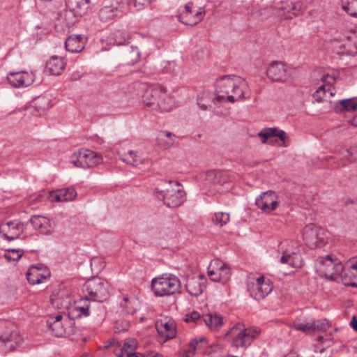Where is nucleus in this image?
Returning <instances> with one entry per match:
<instances>
[{
	"label": "nucleus",
	"instance_id": "obj_1",
	"mask_svg": "<svg viewBox=\"0 0 357 357\" xmlns=\"http://www.w3.org/2000/svg\"><path fill=\"white\" fill-rule=\"evenodd\" d=\"M249 91L247 82L234 75L219 77L215 82V95L218 102L240 101L245 98Z\"/></svg>",
	"mask_w": 357,
	"mask_h": 357
},
{
	"label": "nucleus",
	"instance_id": "obj_2",
	"mask_svg": "<svg viewBox=\"0 0 357 357\" xmlns=\"http://www.w3.org/2000/svg\"><path fill=\"white\" fill-rule=\"evenodd\" d=\"M142 102L154 109L169 112L176 107L173 96L162 85H151L144 90L142 96Z\"/></svg>",
	"mask_w": 357,
	"mask_h": 357
},
{
	"label": "nucleus",
	"instance_id": "obj_3",
	"mask_svg": "<svg viewBox=\"0 0 357 357\" xmlns=\"http://www.w3.org/2000/svg\"><path fill=\"white\" fill-rule=\"evenodd\" d=\"M160 186L155 188V195L158 199L169 208L179 206L185 201V192L180 183L175 181H161Z\"/></svg>",
	"mask_w": 357,
	"mask_h": 357
},
{
	"label": "nucleus",
	"instance_id": "obj_4",
	"mask_svg": "<svg viewBox=\"0 0 357 357\" xmlns=\"http://www.w3.org/2000/svg\"><path fill=\"white\" fill-rule=\"evenodd\" d=\"M181 280L175 275L164 273L151 280V288L156 296H171L179 291Z\"/></svg>",
	"mask_w": 357,
	"mask_h": 357
},
{
	"label": "nucleus",
	"instance_id": "obj_5",
	"mask_svg": "<svg viewBox=\"0 0 357 357\" xmlns=\"http://www.w3.org/2000/svg\"><path fill=\"white\" fill-rule=\"evenodd\" d=\"M23 341V337L11 321L0 319V344L6 350H15Z\"/></svg>",
	"mask_w": 357,
	"mask_h": 357
},
{
	"label": "nucleus",
	"instance_id": "obj_6",
	"mask_svg": "<svg viewBox=\"0 0 357 357\" xmlns=\"http://www.w3.org/2000/svg\"><path fill=\"white\" fill-rule=\"evenodd\" d=\"M109 282L101 278L93 277L84 284L82 291L84 297L97 301H104L109 294Z\"/></svg>",
	"mask_w": 357,
	"mask_h": 357
},
{
	"label": "nucleus",
	"instance_id": "obj_7",
	"mask_svg": "<svg viewBox=\"0 0 357 357\" xmlns=\"http://www.w3.org/2000/svg\"><path fill=\"white\" fill-rule=\"evenodd\" d=\"M316 270L321 277L331 280H337L342 271V264L337 258H333L331 255H328L317 259Z\"/></svg>",
	"mask_w": 357,
	"mask_h": 357
},
{
	"label": "nucleus",
	"instance_id": "obj_8",
	"mask_svg": "<svg viewBox=\"0 0 357 357\" xmlns=\"http://www.w3.org/2000/svg\"><path fill=\"white\" fill-rule=\"evenodd\" d=\"M260 331L257 328H245L241 324L234 325L227 333L231 337L232 346L248 347L259 335Z\"/></svg>",
	"mask_w": 357,
	"mask_h": 357
},
{
	"label": "nucleus",
	"instance_id": "obj_9",
	"mask_svg": "<svg viewBox=\"0 0 357 357\" xmlns=\"http://www.w3.org/2000/svg\"><path fill=\"white\" fill-rule=\"evenodd\" d=\"M311 82L314 85H319L313 95L317 102L324 101L326 91L329 92L331 96L334 95V89L332 86L335 82L334 77L322 70H316L311 73Z\"/></svg>",
	"mask_w": 357,
	"mask_h": 357
},
{
	"label": "nucleus",
	"instance_id": "obj_10",
	"mask_svg": "<svg viewBox=\"0 0 357 357\" xmlns=\"http://www.w3.org/2000/svg\"><path fill=\"white\" fill-rule=\"evenodd\" d=\"M47 324L56 337H70L75 334V321L68 314H56L50 317Z\"/></svg>",
	"mask_w": 357,
	"mask_h": 357
},
{
	"label": "nucleus",
	"instance_id": "obj_11",
	"mask_svg": "<svg viewBox=\"0 0 357 357\" xmlns=\"http://www.w3.org/2000/svg\"><path fill=\"white\" fill-rule=\"evenodd\" d=\"M298 250V243L296 241L293 239L283 241L279 248V251L282 254L280 261L293 268L300 266Z\"/></svg>",
	"mask_w": 357,
	"mask_h": 357
},
{
	"label": "nucleus",
	"instance_id": "obj_12",
	"mask_svg": "<svg viewBox=\"0 0 357 357\" xmlns=\"http://www.w3.org/2000/svg\"><path fill=\"white\" fill-rule=\"evenodd\" d=\"M102 161L101 155L88 149L75 153L72 157V162L74 165L82 168L93 167L101 163Z\"/></svg>",
	"mask_w": 357,
	"mask_h": 357
},
{
	"label": "nucleus",
	"instance_id": "obj_13",
	"mask_svg": "<svg viewBox=\"0 0 357 357\" xmlns=\"http://www.w3.org/2000/svg\"><path fill=\"white\" fill-rule=\"evenodd\" d=\"M250 296L256 300H261L267 296L273 290V284L269 279L260 276L255 282L248 284Z\"/></svg>",
	"mask_w": 357,
	"mask_h": 357
},
{
	"label": "nucleus",
	"instance_id": "obj_14",
	"mask_svg": "<svg viewBox=\"0 0 357 357\" xmlns=\"http://www.w3.org/2000/svg\"><path fill=\"white\" fill-rule=\"evenodd\" d=\"M268 78L272 82L284 83L290 78L289 68L280 61L270 63L266 71Z\"/></svg>",
	"mask_w": 357,
	"mask_h": 357
},
{
	"label": "nucleus",
	"instance_id": "obj_15",
	"mask_svg": "<svg viewBox=\"0 0 357 357\" xmlns=\"http://www.w3.org/2000/svg\"><path fill=\"white\" fill-rule=\"evenodd\" d=\"M230 268L222 261L215 259L208 267V275L212 281L226 282L230 278Z\"/></svg>",
	"mask_w": 357,
	"mask_h": 357
},
{
	"label": "nucleus",
	"instance_id": "obj_16",
	"mask_svg": "<svg viewBox=\"0 0 357 357\" xmlns=\"http://www.w3.org/2000/svg\"><path fill=\"white\" fill-rule=\"evenodd\" d=\"M324 230L314 225H306L303 229V237L307 245L311 248L321 246L325 240Z\"/></svg>",
	"mask_w": 357,
	"mask_h": 357
},
{
	"label": "nucleus",
	"instance_id": "obj_17",
	"mask_svg": "<svg viewBox=\"0 0 357 357\" xmlns=\"http://www.w3.org/2000/svg\"><path fill=\"white\" fill-rule=\"evenodd\" d=\"M255 204L264 213H271L279 206L278 197L273 191L264 192L256 198Z\"/></svg>",
	"mask_w": 357,
	"mask_h": 357
},
{
	"label": "nucleus",
	"instance_id": "obj_18",
	"mask_svg": "<svg viewBox=\"0 0 357 357\" xmlns=\"http://www.w3.org/2000/svg\"><path fill=\"white\" fill-rule=\"evenodd\" d=\"M24 231V225L18 221L13 220L0 225V236L6 241H13L18 238Z\"/></svg>",
	"mask_w": 357,
	"mask_h": 357
},
{
	"label": "nucleus",
	"instance_id": "obj_19",
	"mask_svg": "<svg viewBox=\"0 0 357 357\" xmlns=\"http://www.w3.org/2000/svg\"><path fill=\"white\" fill-rule=\"evenodd\" d=\"M191 6V3L186 4L178 18L181 22L186 25L194 26L203 20L205 10L203 8L194 10Z\"/></svg>",
	"mask_w": 357,
	"mask_h": 357
},
{
	"label": "nucleus",
	"instance_id": "obj_20",
	"mask_svg": "<svg viewBox=\"0 0 357 357\" xmlns=\"http://www.w3.org/2000/svg\"><path fill=\"white\" fill-rule=\"evenodd\" d=\"M6 79L11 86L22 88L31 85L35 80V75L32 72H10L7 75Z\"/></svg>",
	"mask_w": 357,
	"mask_h": 357
},
{
	"label": "nucleus",
	"instance_id": "obj_21",
	"mask_svg": "<svg viewBox=\"0 0 357 357\" xmlns=\"http://www.w3.org/2000/svg\"><path fill=\"white\" fill-rule=\"evenodd\" d=\"M340 278L344 285L357 287V257L349 259L344 266H342Z\"/></svg>",
	"mask_w": 357,
	"mask_h": 357
},
{
	"label": "nucleus",
	"instance_id": "obj_22",
	"mask_svg": "<svg viewBox=\"0 0 357 357\" xmlns=\"http://www.w3.org/2000/svg\"><path fill=\"white\" fill-rule=\"evenodd\" d=\"M155 328L163 342L176 336V324L172 319L165 317L157 321Z\"/></svg>",
	"mask_w": 357,
	"mask_h": 357
},
{
	"label": "nucleus",
	"instance_id": "obj_23",
	"mask_svg": "<svg viewBox=\"0 0 357 357\" xmlns=\"http://www.w3.org/2000/svg\"><path fill=\"white\" fill-rule=\"evenodd\" d=\"M205 282V276L202 274L189 277L185 284L186 290L192 296H197L203 292L206 287Z\"/></svg>",
	"mask_w": 357,
	"mask_h": 357
},
{
	"label": "nucleus",
	"instance_id": "obj_24",
	"mask_svg": "<svg viewBox=\"0 0 357 357\" xmlns=\"http://www.w3.org/2000/svg\"><path fill=\"white\" fill-rule=\"evenodd\" d=\"M117 0H110L105 3V5L100 9L98 17L102 22H107L113 20L119 11Z\"/></svg>",
	"mask_w": 357,
	"mask_h": 357
},
{
	"label": "nucleus",
	"instance_id": "obj_25",
	"mask_svg": "<svg viewBox=\"0 0 357 357\" xmlns=\"http://www.w3.org/2000/svg\"><path fill=\"white\" fill-rule=\"evenodd\" d=\"M258 137L261 139V142L265 144L268 139L273 137H278L281 141V146H287V139L288 138L287 133L277 128H263L258 134Z\"/></svg>",
	"mask_w": 357,
	"mask_h": 357
},
{
	"label": "nucleus",
	"instance_id": "obj_26",
	"mask_svg": "<svg viewBox=\"0 0 357 357\" xmlns=\"http://www.w3.org/2000/svg\"><path fill=\"white\" fill-rule=\"evenodd\" d=\"M49 276V271L42 266H31L26 273L27 280L31 284L43 283Z\"/></svg>",
	"mask_w": 357,
	"mask_h": 357
},
{
	"label": "nucleus",
	"instance_id": "obj_27",
	"mask_svg": "<svg viewBox=\"0 0 357 357\" xmlns=\"http://www.w3.org/2000/svg\"><path fill=\"white\" fill-rule=\"evenodd\" d=\"M90 0H67L66 4L70 8V12H66L65 16L71 15L73 13L76 15H86L90 7Z\"/></svg>",
	"mask_w": 357,
	"mask_h": 357
},
{
	"label": "nucleus",
	"instance_id": "obj_28",
	"mask_svg": "<svg viewBox=\"0 0 357 357\" xmlns=\"http://www.w3.org/2000/svg\"><path fill=\"white\" fill-rule=\"evenodd\" d=\"M33 227L42 234H50L52 231L50 220L42 215H33L30 219Z\"/></svg>",
	"mask_w": 357,
	"mask_h": 357
},
{
	"label": "nucleus",
	"instance_id": "obj_29",
	"mask_svg": "<svg viewBox=\"0 0 357 357\" xmlns=\"http://www.w3.org/2000/svg\"><path fill=\"white\" fill-rule=\"evenodd\" d=\"M77 195L74 188H67L50 192L48 198L51 202H70L77 197Z\"/></svg>",
	"mask_w": 357,
	"mask_h": 357
},
{
	"label": "nucleus",
	"instance_id": "obj_30",
	"mask_svg": "<svg viewBox=\"0 0 357 357\" xmlns=\"http://www.w3.org/2000/svg\"><path fill=\"white\" fill-rule=\"evenodd\" d=\"M216 95L210 91H203L199 93L197 98V105L199 108L203 111L211 110L212 109V104L218 103Z\"/></svg>",
	"mask_w": 357,
	"mask_h": 357
},
{
	"label": "nucleus",
	"instance_id": "obj_31",
	"mask_svg": "<svg viewBox=\"0 0 357 357\" xmlns=\"http://www.w3.org/2000/svg\"><path fill=\"white\" fill-rule=\"evenodd\" d=\"M137 342L135 338H128L125 340L123 346L119 349V352L114 351L118 357H142L140 353H135Z\"/></svg>",
	"mask_w": 357,
	"mask_h": 357
},
{
	"label": "nucleus",
	"instance_id": "obj_32",
	"mask_svg": "<svg viewBox=\"0 0 357 357\" xmlns=\"http://www.w3.org/2000/svg\"><path fill=\"white\" fill-rule=\"evenodd\" d=\"M52 305L59 309H69L71 305V298L68 291L60 290L58 293H53L51 296Z\"/></svg>",
	"mask_w": 357,
	"mask_h": 357
},
{
	"label": "nucleus",
	"instance_id": "obj_33",
	"mask_svg": "<svg viewBox=\"0 0 357 357\" xmlns=\"http://www.w3.org/2000/svg\"><path fill=\"white\" fill-rule=\"evenodd\" d=\"M89 300L90 299L85 297V298H82L79 301L75 302V305L70 308L69 315L73 318L89 316L90 314Z\"/></svg>",
	"mask_w": 357,
	"mask_h": 357
},
{
	"label": "nucleus",
	"instance_id": "obj_34",
	"mask_svg": "<svg viewBox=\"0 0 357 357\" xmlns=\"http://www.w3.org/2000/svg\"><path fill=\"white\" fill-rule=\"evenodd\" d=\"M82 35L70 36L65 43L66 50L72 53L81 52L84 48V43L82 42Z\"/></svg>",
	"mask_w": 357,
	"mask_h": 357
},
{
	"label": "nucleus",
	"instance_id": "obj_35",
	"mask_svg": "<svg viewBox=\"0 0 357 357\" xmlns=\"http://www.w3.org/2000/svg\"><path fill=\"white\" fill-rule=\"evenodd\" d=\"M66 63L58 56H52L46 63V70L53 75H59L63 71Z\"/></svg>",
	"mask_w": 357,
	"mask_h": 357
},
{
	"label": "nucleus",
	"instance_id": "obj_36",
	"mask_svg": "<svg viewBox=\"0 0 357 357\" xmlns=\"http://www.w3.org/2000/svg\"><path fill=\"white\" fill-rule=\"evenodd\" d=\"M120 305L126 313L132 314L135 313L139 307V301L134 296H124Z\"/></svg>",
	"mask_w": 357,
	"mask_h": 357
},
{
	"label": "nucleus",
	"instance_id": "obj_37",
	"mask_svg": "<svg viewBox=\"0 0 357 357\" xmlns=\"http://www.w3.org/2000/svg\"><path fill=\"white\" fill-rule=\"evenodd\" d=\"M206 325L212 331H218L223 324V317L219 314H208L204 317Z\"/></svg>",
	"mask_w": 357,
	"mask_h": 357
},
{
	"label": "nucleus",
	"instance_id": "obj_38",
	"mask_svg": "<svg viewBox=\"0 0 357 357\" xmlns=\"http://www.w3.org/2000/svg\"><path fill=\"white\" fill-rule=\"evenodd\" d=\"M339 106H336L335 110L339 113L357 111V98L340 100Z\"/></svg>",
	"mask_w": 357,
	"mask_h": 357
},
{
	"label": "nucleus",
	"instance_id": "obj_39",
	"mask_svg": "<svg viewBox=\"0 0 357 357\" xmlns=\"http://www.w3.org/2000/svg\"><path fill=\"white\" fill-rule=\"evenodd\" d=\"M121 158L123 162L132 166H137L144 162L142 155L134 151H128L127 153H124L121 155Z\"/></svg>",
	"mask_w": 357,
	"mask_h": 357
},
{
	"label": "nucleus",
	"instance_id": "obj_40",
	"mask_svg": "<svg viewBox=\"0 0 357 357\" xmlns=\"http://www.w3.org/2000/svg\"><path fill=\"white\" fill-rule=\"evenodd\" d=\"M227 173L222 171L210 170L206 174V180L211 183H221L227 181Z\"/></svg>",
	"mask_w": 357,
	"mask_h": 357
},
{
	"label": "nucleus",
	"instance_id": "obj_41",
	"mask_svg": "<svg viewBox=\"0 0 357 357\" xmlns=\"http://www.w3.org/2000/svg\"><path fill=\"white\" fill-rule=\"evenodd\" d=\"M203 340L204 339L202 337H200L199 339H193L191 340L188 347L181 351V354L182 357H192L195 354V350L197 348H199V344L202 342Z\"/></svg>",
	"mask_w": 357,
	"mask_h": 357
},
{
	"label": "nucleus",
	"instance_id": "obj_42",
	"mask_svg": "<svg viewBox=\"0 0 357 357\" xmlns=\"http://www.w3.org/2000/svg\"><path fill=\"white\" fill-rule=\"evenodd\" d=\"M341 7L348 15L357 17V0H341Z\"/></svg>",
	"mask_w": 357,
	"mask_h": 357
},
{
	"label": "nucleus",
	"instance_id": "obj_43",
	"mask_svg": "<svg viewBox=\"0 0 357 357\" xmlns=\"http://www.w3.org/2000/svg\"><path fill=\"white\" fill-rule=\"evenodd\" d=\"M229 219L230 216L229 213L218 212L215 213L212 221L215 225L222 227L229 221Z\"/></svg>",
	"mask_w": 357,
	"mask_h": 357
},
{
	"label": "nucleus",
	"instance_id": "obj_44",
	"mask_svg": "<svg viewBox=\"0 0 357 357\" xmlns=\"http://www.w3.org/2000/svg\"><path fill=\"white\" fill-rule=\"evenodd\" d=\"M287 7L288 9L287 10V12H284V19H292L299 15L301 11V4L299 3H290Z\"/></svg>",
	"mask_w": 357,
	"mask_h": 357
},
{
	"label": "nucleus",
	"instance_id": "obj_45",
	"mask_svg": "<svg viewBox=\"0 0 357 357\" xmlns=\"http://www.w3.org/2000/svg\"><path fill=\"white\" fill-rule=\"evenodd\" d=\"M293 327L297 330L306 333H313V326L312 323H303L300 319H296L293 323Z\"/></svg>",
	"mask_w": 357,
	"mask_h": 357
},
{
	"label": "nucleus",
	"instance_id": "obj_46",
	"mask_svg": "<svg viewBox=\"0 0 357 357\" xmlns=\"http://www.w3.org/2000/svg\"><path fill=\"white\" fill-rule=\"evenodd\" d=\"M126 57L127 63L133 65L139 61L140 52L137 47H132L130 52L126 54Z\"/></svg>",
	"mask_w": 357,
	"mask_h": 357
},
{
	"label": "nucleus",
	"instance_id": "obj_47",
	"mask_svg": "<svg viewBox=\"0 0 357 357\" xmlns=\"http://www.w3.org/2000/svg\"><path fill=\"white\" fill-rule=\"evenodd\" d=\"M113 44L115 45H123L128 43V38L126 33L117 31L113 33Z\"/></svg>",
	"mask_w": 357,
	"mask_h": 357
},
{
	"label": "nucleus",
	"instance_id": "obj_48",
	"mask_svg": "<svg viewBox=\"0 0 357 357\" xmlns=\"http://www.w3.org/2000/svg\"><path fill=\"white\" fill-rule=\"evenodd\" d=\"M313 326V333L324 332L329 328V323L326 319H320L312 322Z\"/></svg>",
	"mask_w": 357,
	"mask_h": 357
},
{
	"label": "nucleus",
	"instance_id": "obj_49",
	"mask_svg": "<svg viewBox=\"0 0 357 357\" xmlns=\"http://www.w3.org/2000/svg\"><path fill=\"white\" fill-rule=\"evenodd\" d=\"M23 252L20 250H8L5 254L4 257L9 262H17L22 257Z\"/></svg>",
	"mask_w": 357,
	"mask_h": 357
},
{
	"label": "nucleus",
	"instance_id": "obj_50",
	"mask_svg": "<svg viewBox=\"0 0 357 357\" xmlns=\"http://www.w3.org/2000/svg\"><path fill=\"white\" fill-rule=\"evenodd\" d=\"M105 266V261L100 257H95L91 259V267L92 270L96 272H100L104 268Z\"/></svg>",
	"mask_w": 357,
	"mask_h": 357
},
{
	"label": "nucleus",
	"instance_id": "obj_51",
	"mask_svg": "<svg viewBox=\"0 0 357 357\" xmlns=\"http://www.w3.org/2000/svg\"><path fill=\"white\" fill-rule=\"evenodd\" d=\"M129 327V321L124 319H119L115 322L114 330L116 333L123 332L128 331Z\"/></svg>",
	"mask_w": 357,
	"mask_h": 357
},
{
	"label": "nucleus",
	"instance_id": "obj_52",
	"mask_svg": "<svg viewBox=\"0 0 357 357\" xmlns=\"http://www.w3.org/2000/svg\"><path fill=\"white\" fill-rule=\"evenodd\" d=\"M160 137H161V139H163L164 137H167V140L165 142V143L161 144V146H162V147L163 149H168L171 146H172V144H174V135L172 132H167V131L163 132L160 135Z\"/></svg>",
	"mask_w": 357,
	"mask_h": 357
},
{
	"label": "nucleus",
	"instance_id": "obj_53",
	"mask_svg": "<svg viewBox=\"0 0 357 357\" xmlns=\"http://www.w3.org/2000/svg\"><path fill=\"white\" fill-rule=\"evenodd\" d=\"M201 319L200 314L197 311H193L187 314L184 317V321L187 323H196Z\"/></svg>",
	"mask_w": 357,
	"mask_h": 357
},
{
	"label": "nucleus",
	"instance_id": "obj_54",
	"mask_svg": "<svg viewBox=\"0 0 357 357\" xmlns=\"http://www.w3.org/2000/svg\"><path fill=\"white\" fill-rule=\"evenodd\" d=\"M134 6L138 9H142L145 5L149 3L151 0H130Z\"/></svg>",
	"mask_w": 357,
	"mask_h": 357
},
{
	"label": "nucleus",
	"instance_id": "obj_55",
	"mask_svg": "<svg viewBox=\"0 0 357 357\" xmlns=\"http://www.w3.org/2000/svg\"><path fill=\"white\" fill-rule=\"evenodd\" d=\"M347 46L349 48V53L351 54H357V38L354 42L353 45L351 44H347Z\"/></svg>",
	"mask_w": 357,
	"mask_h": 357
},
{
	"label": "nucleus",
	"instance_id": "obj_56",
	"mask_svg": "<svg viewBox=\"0 0 357 357\" xmlns=\"http://www.w3.org/2000/svg\"><path fill=\"white\" fill-rule=\"evenodd\" d=\"M118 345H119V342L116 340L113 339V340H110L105 347L106 348H109L111 347H116Z\"/></svg>",
	"mask_w": 357,
	"mask_h": 357
},
{
	"label": "nucleus",
	"instance_id": "obj_57",
	"mask_svg": "<svg viewBox=\"0 0 357 357\" xmlns=\"http://www.w3.org/2000/svg\"><path fill=\"white\" fill-rule=\"evenodd\" d=\"M351 326H352L353 328H354L356 331H357V317H354L352 318V320H351Z\"/></svg>",
	"mask_w": 357,
	"mask_h": 357
},
{
	"label": "nucleus",
	"instance_id": "obj_58",
	"mask_svg": "<svg viewBox=\"0 0 357 357\" xmlns=\"http://www.w3.org/2000/svg\"><path fill=\"white\" fill-rule=\"evenodd\" d=\"M351 123L354 126L357 127V116L354 117V119L351 121Z\"/></svg>",
	"mask_w": 357,
	"mask_h": 357
},
{
	"label": "nucleus",
	"instance_id": "obj_59",
	"mask_svg": "<svg viewBox=\"0 0 357 357\" xmlns=\"http://www.w3.org/2000/svg\"><path fill=\"white\" fill-rule=\"evenodd\" d=\"M72 24H73V22H67V23H66V26L69 27V26H70Z\"/></svg>",
	"mask_w": 357,
	"mask_h": 357
},
{
	"label": "nucleus",
	"instance_id": "obj_60",
	"mask_svg": "<svg viewBox=\"0 0 357 357\" xmlns=\"http://www.w3.org/2000/svg\"><path fill=\"white\" fill-rule=\"evenodd\" d=\"M347 152L349 155H352V153L349 150H347Z\"/></svg>",
	"mask_w": 357,
	"mask_h": 357
}]
</instances>
